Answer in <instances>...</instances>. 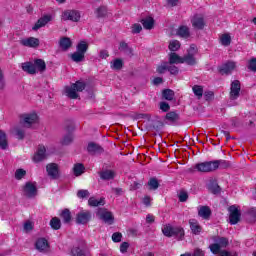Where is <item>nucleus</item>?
Returning a JSON list of instances; mask_svg holds the SVG:
<instances>
[{"label": "nucleus", "mask_w": 256, "mask_h": 256, "mask_svg": "<svg viewBox=\"0 0 256 256\" xmlns=\"http://www.w3.org/2000/svg\"><path fill=\"white\" fill-rule=\"evenodd\" d=\"M162 233L165 237H175L178 241H183L185 238V230L183 227H175L171 224H166L162 228Z\"/></svg>", "instance_id": "f257e3e1"}, {"label": "nucleus", "mask_w": 256, "mask_h": 256, "mask_svg": "<svg viewBox=\"0 0 256 256\" xmlns=\"http://www.w3.org/2000/svg\"><path fill=\"white\" fill-rule=\"evenodd\" d=\"M229 246V239L226 237H214V243L209 246V249L213 255H219L221 253V249H225Z\"/></svg>", "instance_id": "f03ea898"}, {"label": "nucleus", "mask_w": 256, "mask_h": 256, "mask_svg": "<svg viewBox=\"0 0 256 256\" xmlns=\"http://www.w3.org/2000/svg\"><path fill=\"white\" fill-rule=\"evenodd\" d=\"M22 193L27 199H35L36 195L39 193L37 190V182H26L22 187Z\"/></svg>", "instance_id": "7ed1b4c3"}, {"label": "nucleus", "mask_w": 256, "mask_h": 256, "mask_svg": "<svg viewBox=\"0 0 256 256\" xmlns=\"http://www.w3.org/2000/svg\"><path fill=\"white\" fill-rule=\"evenodd\" d=\"M229 214V223L230 225H237L241 221V211L237 206L232 205L228 208Z\"/></svg>", "instance_id": "20e7f679"}, {"label": "nucleus", "mask_w": 256, "mask_h": 256, "mask_svg": "<svg viewBox=\"0 0 256 256\" xmlns=\"http://www.w3.org/2000/svg\"><path fill=\"white\" fill-rule=\"evenodd\" d=\"M194 169H197L200 173H213V171H216L215 162L206 161V162L197 163Z\"/></svg>", "instance_id": "39448f33"}, {"label": "nucleus", "mask_w": 256, "mask_h": 256, "mask_svg": "<svg viewBox=\"0 0 256 256\" xmlns=\"http://www.w3.org/2000/svg\"><path fill=\"white\" fill-rule=\"evenodd\" d=\"M20 119L25 127L30 128L32 125L37 123L39 116H37V113H27L20 115Z\"/></svg>", "instance_id": "423d86ee"}, {"label": "nucleus", "mask_w": 256, "mask_h": 256, "mask_svg": "<svg viewBox=\"0 0 256 256\" xmlns=\"http://www.w3.org/2000/svg\"><path fill=\"white\" fill-rule=\"evenodd\" d=\"M98 217L104 221V223H107L108 225H113L115 221V217H113V213L107 211L105 208H99L97 211Z\"/></svg>", "instance_id": "0eeeda50"}, {"label": "nucleus", "mask_w": 256, "mask_h": 256, "mask_svg": "<svg viewBox=\"0 0 256 256\" xmlns=\"http://www.w3.org/2000/svg\"><path fill=\"white\" fill-rule=\"evenodd\" d=\"M91 221V211L82 210L76 215V223L78 225H87Z\"/></svg>", "instance_id": "6e6552de"}, {"label": "nucleus", "mask_w": 256, "mask_h": 256, "mask_svg": "<svg viewBox=\"0 0 256 256\" xmlns=\"http://www.w3.org/2000/svg\"><path fill=\"white\" fill-rule=\"evenodd\" d=\"M239 95H241V82L239 80H234L230 87V99L235 101L239 99Z\"/></svg>", "instance_id": "1a4fd4ad"}, {"label": "nucleus", "mask_w": 256, "mask_h": 256, "mask_svg": "<svg viewBox=\"0 0 256 256\" xmlns=\"http://www.w3.org/2000/svg\"><path fill=\"white\" fill-rule=\"evenodd\" d=\"M63 21H74L77 23L81 19V14L77 10H66L62 13Z\"/></svg>", "instance_id": "9d476101"}, {"label": "nucleus", "mask_w": 256, "mask_h": 256, "mask_svg": "<svg viewBox=\"0 0 256 256\" xmlns=\"http://www.w3.org/2000/svg\"><path fill=\"white\" fill-rule=\"evenodd\" d=\"M46 153H47V149H45V146L39 145L38 150L33 157L34 163H41V161H45V159H47Z\"/></svg>", "instance_id": "9b49d317"}, {"label": "nucleus", "mask_w": 256, "mask_h": 256, "mask_svg": "<svg viewBox=\"0 0 256 256\" xmlns=\"http://www.w3.org/2000/svg\"><path fill=\"white\" fill-rule=\"evenodd\" d=\"M35 249L40 253H47L49 251V242L45 238H39L35 243Z\"/></svg>", "instance_id": "f8f14e48"}, {"label": "nucleus", "mask_w": 256, "mask_h": 256, "mask_svg": "<svg viewBox=\"0 0 256 256\" xmlns=\"http://www.w3.org/2000/svg\"><path fill=\"white\" fill-rule=\"evenodd\" d=\"M46 171L51 179H57L59 177V165H57V163L48 164Z\"/></svg>", "instance_id": "ddd939ff"}, {"label": "nucleus", "mask_w": 256, "mask_h": 256, "mask_svg": "<svg viewBox=\"0 0 256 256\" xmlns=\"http://www.w3.org/2000/svg\"><path fill=\"white\" fill-rule=\"evenodd\" d=\"M191 23L194 29L202 30L205 27V19L203 16L194 15V17L191 19Z\"/></svg>", "instance_id": "4468645a"}, {"label": "nucleus", "mask_w": 256, "mask_h": 256, "mask_svg": "<svg viewBox=\"0 0 256 256\" xmlns=\"http://www.w3.org/2000/svg\"><path fill=\"white\" fill-rule=\"evenodd\" d=\"M87 151L90 155H101L103 153V147H101L99 144L90 142L87 147Z\"/></svg>", "instance_id": "2eb2a0df"}, {"label": "nucleus", "mask_w": 256, "mask_h": 256, "mask_svg": "<svg viewBox=\"0 0 256 256\" xmlns=\"http://www.w3.org/2000/svg\"><path fill=\"white\" fill-rule=\"evenodd\" d=\"M73 256H89L87 250L85 249V242L82 241L80 246H74L71 250Z\"/></svg>", "instance_id": "dca6fc26"}, {"label": "nucleus", "mask_w": 256, "mask_h": 256, "mask_svg": "<svg viewBox=\"0 0 256 256\" xmlns=\"http://www.w3.org/2000/svg\"><path fill=\"white\" fill-rule=\"evenodd\" d=\"M49 21H51V15H45L44 17H41L32 27L33 31H39V29H41V27H45Z\"/></svg>", "instance_id": "f3484780"}, {"label": "nucleus", "mask_w": 256, "mask_h": 256, "mask_svg": "<svg viewBox=\"0 0 256 256\" xmlns=\"http://www.w3.org/2000/svg\"><path fill=\"white\" fill-rule=\"evenodd\" d=\"M236 64L233 61L226 62L220 69L221 75H229L235 70Z\"/></svg>", "instance_id": "a211bd4d"}, {"label": "nucleus", "mask_w": 256, "mask_h": 256, "mask_svg": "<svg viewBox=\"0 0 256 256\" xmlns=\"http://www.w3.org/2000/svg\"><path fill=\"white\" fill-rule=\"evenodd\" d=\"M189 225L193 235H200L201 231H203V227H201L196 219H190Z\"/></svg>", "instance_id": "6ab92c4d"}, {"label": "nucleus", "mask_w": 256, "mask_h": 256, "mask_svg": "<svg viewBox=\"0 0 256 256\" xmlns=\"http://www.w3.org/2000/svg\"><path fill=\"white\" fill-rule=\"evenodd\" d=\"M98 175L102 181H112V179H115V171L113 170L100 171Z\"/></svg>", "instance_id": "aec40b11"}, {"label": "nucleus", "mask_w": 256, "mask_h": 256, "mask_svg": "<svg viewBox=\"0 0 256 256\" xmlns=\"http://www.w3.org/2000/svg\"><path fill=\"white\" fill-rule=\"evenodd\" d=\"M73 45V42L71 41V38L69 37H62L59 41V47L62 49V51H69Z\"/></svg>", "instance_id": "412c9836"}, {"label": "nucleus", "mask_w": 256, "mask_h": 256, "mask_svg": "<svg viewBox=\"0 0 256 256\" xmlns=\"http://www.w3.org/2000/svg\"><path fill=\"white\" fill-rule=\"evenodd\" d=\"M21 45H23L24 47H32L35 49L39 46V39L30 37V38L21 40Z\"/></svg>", "instance_id": "4be33fe9"}, {"label": "nucleus", "mask_w": 256, "mask_h": 256, "mask_svg": "<svg viewBox=\"0 0 256 256\" xmlns=\"http://www.w3.org/2000/svg\"><path fill=\"white\" fill-rule=\"evenodd\" d=\"M34 69H36V73H45L47 71V64L43 59H36L34 60Z\"/></svg>", "instance_id": "5701e85b"}, {"label": "nucleus", "mask_w": 256, "mask_h": 256, "mask_svg": "<svg viewBox=\"0 0 256 256\" xmlns=\"http://www.w3.org/2000/svg\"><path fill=\"white\" fill-rule=\"evenodd\" d=\"M64 91H65V95L69 99H79V94L77 93V90L75 89L73 84L71 86H66L64 88Z\"/></svg>", "instance_id": "b1692460"}, {"label": "nucleus", "mask_w": 256, "mask_h": 256, "mask_svg": "<svg viewBox=\"0 0 256 256\" xmlns=\"http://www.w3.org/2000/svg\"><path fill=\"white\" fill-rule=\"evenodd\" d=\"M119 51L126 54L128 57H133V48L125 41L120 42Z\"/></svg>", "instance_id": "393cba45"}, {"label": "nucleus", "mask_w": 256, "mask_h": 256, "mask_svg": "<svg viewBox=\"0 0 256 256\" xmlns=\"http://www.w3.org/2000/svg\"><path fill=\"white\" fill-rule=\"evenodd\" d=\"M183 63H186V65H190L191 67L195 66L197 64V58H195L193 53H188L182 57Z\"/></svg>", "instance_id": "a878e982"}, {"label": "nucleus", "mask_w": 256, "mask_h": 256, "mask_svg": "<svg viewBox=\"0 0 256 256\" xmlns=\"http://www.w3.org/2000/svg\"><path fill=\"white\" fill-rule=\"evenodd\" d=\"M140 23L143 25L144 29H147L149 31H151V29L155 27V20L153 19V17L143 18L141 19Z\"/></svg>", "instance_id": "bb28decb"}, {"label": "nucleus", "mask_w": 256, "mask_h": 256, "mask_svg": "<svg viewBox=\"0 0 256 256\" xmlns=\"http://www.w3.org/2000/svg\"><path fill=\"white\" fill-rule=\"evenodd\" d=\"M199 217H202V219H210L211 218V208L209 206H201L198 210Z\"/></svg>", "instance_id": "cd10ccee"}, {"label": "nucleus", "mask_w": 256, "mask_h": 256, "mask_svg": "<svg viewBox=\"0 0 256 256\" xmlns=\"http://www.w3.org/2000/svg\"><path fill=\"white\" fill-rule=\"evenodd\" d=\"M22 69L29 75H35L37 73V69L35 68V65L33 64V62L23 63Z\"/></svg>", "instance_id": "c85d7f7f"}, {"label": "nucleus", "mask_w": 256, "mask_h": 256, "mask_svg": "<svg viewBox=\"0 0 256 256\" xmlns=\"http://www.w3.org/2000/svg\"><path fill=\"white\" fill-rule=\"evenodd\" d=\"M170 65H178L179 63H183V57L179 56L175 52H171L169 54V62Z\"/></svg>", "instance_id": "c756f323"}, {"label": "nucleus", "mask_w": 256, "mask_h": 256, "mask_svg": "<svg viewBox=\"0 0 256 256\" xmlns=\"http://www.w3.org/2000/svg\"><path fill=\"white\" fill-rule=\"evenodd\" d=\"M208 190L213 195H219V193H221V186H219L217 181H210V183L208 184Z\"/></svg>", "instance_id": "7c9ffc66"}, {"label": "nucleus", "mask_w": 256, "mask_h": 256, "mask_svg": "<svg viewBox=\"0 0 256 256\" xmlns=\"http://www.w3.org/2000/svg\"><path fill=\"white\" fill-rule=\"evenodd\" d=\"M177 35H179V37H182L183 39H189V37H191V32L189 31V27L180 26L177 30Z\"/></svg>", "instance_id": "2f4dec72"}, {"label": "nucleus", "mask_w": 256, "mask_h": 256, "mask_svg": "<svg viewBox=\"0 0 256 256\" xmlns=\"http://www.w3.org/2000/svg\"><path fill=\"white\" fill-rule=\"evenodd\" d=\"M229 169L231 167V163L226 160H214V168L217 171V169Z\"/></svg>", "instance_id": "473e14b6"}, {"label": "nucleus", "mask_w": 256, "mask_h": 256, "mask_svg": "<svg viewBox=\"0 0 256 256\" xmlns=\"http://www.w3.org/2000/svg\"><path fill=\"white\" fill-rule=\"evenodd\" d=\"M179 119V114H177L176 112L171 111L166 114V121H169L171 125H175V123H177Z\"/></svg>", "instance_id": "72a5a7b5"}, {"label": "nucleus", "mask_w": 256, "mask_h": 256, "mask_svg": "<svg viewBox=\"0 0 256 256\" xmlns=\"http://www.w3.org/2000/svg\"><path fill=\"white\" fill-rule=\"evenodd\" d=\"M88 205L90 207H99L105 205V198H100L97 200L95 197H90L88 200Z\"/></svg>", "instance_id": "f704fd0d"}, {"label": "nucleus", "mask_w": 256, "mask_h": 256, "mask_svg": "<svg viewBox=\"0 0 256 256\" xmlns=\"http://www.w3.org/2000/svg\"><path fill=\"white\" fill-rule=\"evenodd\" d=\"M70 58L74 61V63H81L85 61V54L76 51L70 54Z\"/></svg>", "instance_id": "c9c22d12"}, {"label": "nucleus", "mask_w": 256, "mask_h": 256, "mask_svg": "<svg viewBox=\"0 0 256 256\" xmlns=\"http://www.w3.org/2000/svg\"><path fill=\"white\" fill-rule=\"evenodd\" d=\"M9 147V143L7 142V134L3 132V130H0V149L5 151Z\"/></svg>", "instance_id": "e433bc0d"}, {"label": "nucleus", "mask_w": 256, "mask_h": 256, "mask_svg": "<svg viewBox=\"0 0 256 256\" xmlns=\"http://www.w3.org/2000/svg\"><path fill=\"white\" fill-rule=\"evenodd\" d=\"M88 49L89 44H87L85 41H80L76 46V51H78V53H82L83 55L87 53Z\"/></svg>", "instance_id": "4c0bfd02"}, {"label": "nucleus", "mask_w": 256, "mask_h": 256, "mask_svg": "<svg viewBox=\"0 0 256 256\" xmlns=\"http://www.w3.org/2000/svg\"><path fill=\"white\" fill-rule=\"evenodd\" d=\"M73 172L76 177H79L85 173V166L82 163H77L73 167Z\"/></svg>", "instance_id": "58836bf2"}, {"label": "nucleus", "mask_w": 256, "mask_h": 256, "mask_svg": "<svg viewBox=\"0 0 256 256\" xmlns=\"http://www.w3.org/2000/svg\"><path fill=\"white\" fill-rule=\"evenodd\" d=\"M148 187L150 191H157V189H159V180L155 177L150 178L148 181Z\"/></svg>", "instance_id": "ea45409f"}, {"label": "nucleus", "mask_w": 256, "mask_h": 256, "mask_svg": "<svg viewBox=\"0 0 256 256\" xmlns=\"http://www.w3.org/2000/svg\"><path fill=\"white\" fill-rule=\"evenodd\" d=\"M192 91L197 99H201L203 97V86L201 85H194L192 87Z\"/></svg>", "instance_id": "a19ab883"}, {"label": "nucleus", "mask_w": 256, "mask_h": 256, "mask_svg": "<svg viewBox=\"0 0 256 256\" xmlns=\"http://www.w3.org/2000/svg\"><path fill=\"white\" fill-rule=\"evenodd\" d=\"M50 226L54 231H59L61 229V220L58 217H54L50 220Z\"/></svg>", "instance_id": "79ce46f5"}, {"label": "nucleus", "mask_w": 256, "mask_h": 256, "mask_svg": "<svg viewBox=\"0 0 256 256\" xmlns=\"http://www.w3.org/2000/svg\"><path fill=\"white\" fill-rule=\"evenodd\" d=\"M220 43L221 45H224V47H229V45H231V35L222 34L220 37Z\"/></svg>", "instance_id": "37998d69"}, {"label": "nucleus", "mask_w": 256, "mask_h": 256, "mask_svg": "<svg viewBox=\"0 0 256 256\" xmlns=\"http://www.w3.org/2000/svg\"><path fill=\"white\" fill-rule=\"evenodd\" d=\"M60 217L63 219L64 223H71V211H69V209H64Z\"/></svg>", "instance_id": "c03bdc74"}, {"label": "nucleus", "mask_w": 256, "mask_h": 256, "mask_svg": "<svg viewBox=\"0 0 256 256\" xmlns=\"http://www.w3.org/2000/svg\"><path fill=\"white\" fill-rule=\"evenodd\" d=\"M162 96L166 99V101H173V97H175V92L171 89H165L162 92Z\"/></svg>", "instance_id": "a18cd8bd"}, {"label": "nucleus", "mask_w": 256, "mask_h": 256, "mask_svg": "<svg viewBox=\"0 0 256 256\" xmlns=\"http://www.w3.org/2000/svg\"><path fill=\"white\" fill-rule=\"evenodd\" d=\"M72 85L78 93H81V91H85V87H87V84L80 80L76 81V83H73Z\"/></svg>", "instance_id": "49530a36"}, {"label": "nucleus", "mask_w": 256, "mask_h": 256, "mask_svg": "<svg viewBox=\"0 0 256 256\" xmlns=\"http://www.w3.org/2000/svg\"><path fill=\"white\" fill-rule=\"evenodd\" d=\"M107 16V7L105 6H100L97 10H96V17L98 19H101L102 17H106Z\"/></svg>", "instance_id": "de8ad7c7"}, {"label": "nucleus", "mask_w": 256, "mask_h": 256, "mask_svg": "<svg viewBox=\"0 0 256 256\" xmlns=\"http://www.w3.org/2000/svg\"><path fill=\"white\" fill-rule=\"evenodd\" d=\"M179 49H181V42L179 40H173L169 43L170 51H179Z\"/></svg>", "instance_id": "09e8293b"}, {"label": "nucleus", "mask_w": 256, "mask_h": 256, "mask_svg": "<svg viewBox=\"0 0 256 256\" xmlns=\"http://www.w3.org/2000/svg\"><path fill=\"white\" fill-rule=\"evenodd\" d=\"M71 143H73V134L71 133L66 134L61 140L62 145H71Z\"/></svg>", "instance_id": "8fccbe9b"}, {"label": "nucleus", "mask_w": 256, "mask_h": 256, "mask_svg": "<svg viewBox=\"0 0 256 256\" xmlns=\"http://www.w3.org/2000/svg\"><path fill=\"white\" fill-rule=\"evenodd\" d=\"M112 69H116V71H120V69H123V60L117 58L114 60Z\"/></svg>", "instance_id": "3c124183"}, {"label": "nucleus", "mask_w": 256, "mask_h": 256, "mask_svg": "<svg viewBox=\"0 0 256 256\" xmlns=\"http://www.w3.org/2000/svg\"><path fill=\"white\" fill-rule=\"evenodd\" d=\"M169 69V62H163L161 65L157 67V73L163 74L165 71Z\"/></svg>", "instance_id": "603ef678"}, {"label": "nucleus", "mask_w": 256, "mask_h": 256, "mask_svg": "<svg viewBox=\"0 0 256 256\" xmlns=\"http://www.w3.org/2000/svg\"><path fill=\"white\" fill-rule=\"evenodd\" d=\"M25 175H27V171H25L24 169H17L15 172V179H17V181H21V179H23V177H25Z\"/></svg>", "instance_id": "864d4df0"}, {"label": "nucleus", "mask_w": 256, "mask_h": 256, "mask_svg": "<svg viewBox=\"0 0 256 256\" xmlns=\"http://www.w3.org/2000/svg\"><path fill=\"white\" fill-rule=\"evenodd\" d=\"M168 71L171 75H178L179 68L173 64L168 63Z\"/></svg>", "instance_id": "5fc2aeb1"}, {"label": "nucleus", "mask_w": 256, "mask_h": 256, "mask_svg": "<svg viewBox=\"0 0 256 256\" xmlns=\"http://www.w3.org/2000/svg\"><path fill=\"white\" fill-rule=\"evenodd\" d=\"M204 99L205 101H213L215 99V93L213 91H205Z\"/></svg>", "instance_id": "6e6d98bb"}, {"label": "nucleus", "mask_w": 256, "mask_h": 256, "mask_svg": "<svg viewBox=\"0 0 256 256\" xmlns=\"http://www.w3.org/2000/svg\"><path fill=\"white\" fill-rule=\"evenodd\" d=\"M122 238L123 234H121L120 232H115L112 234V241H114V243H121Z\"/></svg>", "instance_id": "4d7b16f0"}, {"label": "nucleus", "mask_w": 256, "mask_h": 256, "mask_svg": "<svg viewBox=\"0 0 256 256\" xmlns=\"http://www.w3.org/2000/svg\"><path fill=\"white\" fill-rule=\"evenodd\" d=\"M5 75L3 74V70L0 68V91L5 90Z\"/></svg>", "instance_id": "13d9d810"}, {"label": "nucleus", "mask_w": 256, "mask_h": 256, "mask_svg": "<svg viewBox=\"0 0 256 256\" xmlns=\"http://www.w3.org/2000/svg\"><path fill=\"white\" fill-rule=\"evenodd\" d=\"M15 133H16L17 139H20V140L25 139V130L21 128H16Z\"/></svg>", "instance_id": "bf43d9fd"}, {"label": "nucleus", "mask_w": 256, "mask_h": 256, "mask_svg": "<svg viewBox=\"0 0 256 256\" xmlns=\"http://www.w3.org/2000/svg\"><path fill=\"white\" fill-rule=\"evenodd\" d=\"M89 195V190H79L77 192V197H79V199H85V197H89Z\"/></svg>", "instance_id": "052dcab7"}, {"label": "nucleus", "mask_w": 256, "mask_h": 256, "mask_svg": "<svg viewBox=\"0 0 256 256\" xmlns=\"http://www.w3.org/2000/svg\"><path fill=\"white\" fill-rule=\"evenodd\" d=\"M248 69H249L250 71L256 72V58H252V59L248 62Z\"/></svg>", "instance_id": "680f3d73"}, {"label": "nucleus", "mask_w": 256, "mask_h": 256, "mask_svg": "<svg viewBox=\"0 0 256 256\" xmlns=\"http://www.w3.org/2000/svg\"><path fill=\"white\" fill-rule=\"evenodd\" d=\"M187 199H189V194H187V192H185V191H181L179 194V201L181 203H185V201H187Z\"/></svg>", "instance_id": "e2e57ef3"}, {"label": "nucleus", "mask_w": 256, "mask_h": 256, "mask_svg": "<svg viewBox=\"0 0 256 256\" xmlns=\"http://www.w3.org/2000/svg\"><path fill=\"white\" fill-rule=\"evenodd\" d=\"M141 31H143V27L141 26V24H134L132 26V33L135 35L137 33H141Z\"/></svg>", "instance_id": "0e129e2a"}, {"label": "nucleus", "mask_w": 256, "mask_h": 256, "mask_svg": "<svg viewBox=\"0 0 256 256\" xmlns=\"http://www.w3.org/2000/svg\"><path fill=\"white\" fill-rule=\"evenodd\" d=\"M160 109L161 111H164V113H167V111L171 109V106H169V103L167 102H160Z\"/></svg>", "instance_id": "69168bd1"}, {"label": "nucleus", "mask_w": 256, "mask_h": 256, "mask_svg": "<svg viewBox=\"0 0 256 256\" xmlns=\"http://www.w3.org/2000/svg\"><path fill=\"white\" fill-rule=\"evenodd\" d=\"M191 256H205V252L201 248H196Z\"/></svg>", "instance_id": "338daca9"}, {"label": "nucleus", "mask_w": 256, "mask_h": 256, "mask_svg": "<svg viewBox=\"0 0 256 256\" xmlns=\"http://www.w3.org/2000/svg\"><path fill=\"white\" fill-rule=\"evenodd\" d=\"M129 249V244L127 242H123L120 245V251L121 253H127V250Z\"/></svg>", "instance_id": "774afa93"}]
</instances>
